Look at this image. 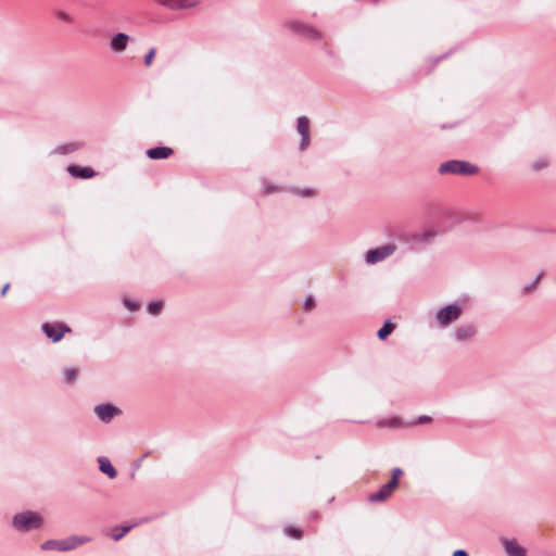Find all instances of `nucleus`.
<instances>
[{
    "label": "nucleus",
    "instance_id": "f257e3e1",
    "mask_svg": "<svg viewBox=\"0 0 556 556\" xmlns=\"http://www.w3.org/2000/svg\"><path fill=\"white\" fill-rule=\"evenodd\" d=\"M437 236L438 231L432 229L426 230L420 233L408 232V236L402 237V240L404 241L400 244V248L410 249V251H419L430 245L434 241Z\"/></svg>",
    "mask_w": 556,
    "mask_h": 556
},
{
    "label": "nucleus",
    "instance_id": "f03ea898",
    "mask_svg": "<svg viewBox=\"0 0 556 556\" xmlns=\"http://www.w3.org/2000/svg\"><path fill=\"white\" fill-rule=\"evenodd\" d=\"M408 236V231L400 227H390L388 229V242H384V258L394 254H404L410 249H401L400 244L404 241L402 237Z\"/></svg>",
    "mask_w": 556,
    "mask_h": 556
},
{
    "label": "nucleus",
    "instance_id": "7ed1b4c3",
    "mask_svg": "<svg viewBox=\"0 0 556 556\" xmlns=\"http://www.w3.org/2000/svg\"><path fill=\"white\" fill-rule=\"evenodd\" d=\"M478 167L467 161L451 160L441 163L438 172L441 175L454 174V175H475L478 173Z\"/></svg>",
    "mask_w": 556,
    "mask_h": 556
},
{
    "label": "nucleus",
    "instance_id": "20e7f679",
    "mask_svg": "<svg viewBox=\"0 0 556 556\" xmlns=\"http://www.w3.org/2000/svg\"><path fill=\"white\" fill-rule=\"evenodd\" d=\"M12 525L18 531H29L31 529L40 528L42 518L39 514L34 511H25L17 514L13 517Z\"/></svg>",
    "mask_w": 556,
    "mask_h": 556
},
{
    "label": "nucleus",
    "instance_id": "39448f33",
    "mask_svg": "<svg viewBox=\"0 0 556 556\" xmlns=\"http://www.w3.org/2000/svg\"><path fill=\"white\" fill-rule=\"evenodd\" d=\"M463 313V307L458 303H453L441 307L435 314V321L441 328H445L456 321Z\"/></svg>",
    "mask_w": 556,
    "mask_h": 556
},
{
    "label": "nucleus",
    "instance_id": "423d86ee",
    "mask_svg": "<svg viewBox=\"0 0 556 556\" xmlns=\"http://www.w3.org/2000/svg\"><path fill=\"white\" fill-rule=\"evenodd\" d=\"M42 332L53 342L62 340L65 333H70L72 329L63 323H45L41 326Z\"/></svg>",
    "mask_w": 556,
    "mask_h": 556
},
{
    "label": "nucleus",
    "instance_id": "0eeeda50",
    "mask_svg": "<svg viewBox=\"0 0 556 556\" xmlns=\"http://www.w3.org/2000/svg\"><path fill=\"white\" fill-rule=\"evenodd\" d=\"M155 2L170 10H185L197 7L200 0H155Z\"/></svg>",
    "mask_w": 556,
    "mask_h": 556
},
{
    "label": "nucleus",
    "instance_id": "6e6552de",
    "mask_svg": "<svg viewBox=\"0 0 556 556\" xmlns=\"http://www.w3.org/2000/svg\"><path fill=\"white\" fill-rule=\"evenodd\" d=\"M296 129L301 135V143L300 149L304 150L309 144V121L305 116H301L298 118Z\"/></svg>",
    "mask_w": 556,
    "mask_h": 556
},
{
    "label": "nucleus",
    "instance_id": "1a4fd4ad",
    "mask_svg": "<svg viewBox=\"0 0 556 556\" xmlns=\"http://www.w3.org/2000/svg\"><path fill=\"white\" fill-rule=\"evenodd\" d=\"M501 543L507 556H527L526 549L515 539H502Z\"/></svg>",
    "mask_w": 556,
    "mask_h": 556
},
{
    "label": "nucleus",
    "instance_id": "9d476101",
    "mask_svg": "<svg viewBox=\"0 0 556 556\" xmlns=\"http://www.w3.org/2000/svg\"><path fill=\"white\" fill-rule=\"evenodd\" d=\"M403 470L395 467L391 470V479L384 483V500L388 498L399 486L400 478L403 476Z\"/></svg>",
    "mask_w": 556,
    "mask_h": 556
},
{
    "label": "nucleus",
    "instance_id": "9b49d317",
    "mask_svg": "<svg viewBox=\"0 0 556 556\" xmlns=\"http://www.w3.org/2000/svg\"><path fill=\"white\" fill-rule=\"evenodd\" d=\"M97 416L104 422H109L119 410L115 406L101 404L94 407Z\"/></svg>",
    "mask_w": 556,
    "mask_h": 556
},
{
    "label": "nucleus",
    "instance_id": "f8f14e48",
    "mask_svg": "<svg viewBox=\"0 0 556 556\" xmlns=\"http://www.w3.org/2000/svg\"><path fill=\"white\" fill-rule=\"evenodd\" d=\"M476 334V327L473 325H462L454 331L456 341L464 342L470 340Z\"/></svg>",
    "mask_w": 556,
    "mask_h": 556
},
{
    "label": "nucleus",
    "instance_id": "ddd939ff",
    "mask_svg": "<svg viewBox=\"0 0 556 556\" xmlns=\"http://www.w3.org/2000/svg\"><path fill=\"white\" fill-rule=\"evenodd\" d=\"M129 41V36L124 33H118L113 36L110 42V48L114 52H122L126 49Z\"/></svg>",
    "mask_w": 556,
    "mask_h": 556
},
{
    "label": "nucleus",
    "instance_id": "4468645a",
    "mask_svg": "<svg viewBox=\"0 0 556 556\" xmlns=\"http://www.w3.org/2000/svg\"><path fill=\"white\" fill-rule=\"evenodd\" d=\"M173 154V149L168 147H155L147 151V155L152 160L167 159Z\"/></svg>",
    "mask_w": 556,
    "mask_h": 556
},
{
    "label": "nucleus",
    "instance_id": "2eb2a0df",
    "mask_svg": "<svg viewBox=\"0 0 556 556\" xmlns=\"http://www.w3.org/2000/svg\"><path fill=\"white\" fill-rule=\"evenodd\" d=\"M68 173L73 177H77V178H91L96 174L91 167H79V166H70Z\"/></svg>",
    "mask_w": 556,
    "mask_h": 556
},
{
    "label": "nucleus",
    "instance_id": "dca6fc26",
    "mask_svg": "<svg viewBox=\"0 0 556 556\" xmlns=\"http://www.w3.org/2000/svg\"><path fill=\"white\" fill-rule=\"evenodd\" d=\"M63 541H64L63 548L65 551H71V549H74L75 547L88 542L89 538L74 535V536H70Z\"/></svg>",
    "mask_w": 556,
    "mask_h": 556
},
{
    "label": "nucleus",
    "instance_id": "f3484780",
    "mask_svg": "<svg viewBox=\"0 0 556 556\" xmlns=\"http://www.w3.org/2000/svg\"><path fill=\"white\" fill-rule=\"evenodd\" d=\"M100 464V470L108 475L109 478L113 479L116 477L117 472L115 468L112 466L111 462L106 457H99L98 459Z\"/></svg>",
    "mask_w": 556,
    "mask_h": 556
},
{
    "label": "nucleus",
    "instance_id": "a211bd4d",
    "mask_svg": "<svg viewBox=\"0 0 556 556\" xmlns=\"http://www.w3.org/2000/svg\"><path fill=\"white\" fill-rule=\"evenodd\" d=\"M134 526L130 525V526H124V527H115L111 530V538L114 540V541H118L121 540L127 532L130 531V529L132 528Z\"/></svg>",
    "mask_w": 556,
    "mask_h": 556
},
{
    "label": "nucleus",
    "instance_id": "6ab92c4d",
    "mask_svg": "<svg viewBox=\"0 0 556 556\" xmlns=\"http://www.w3.org/2000/svg\"><path fill=\"white\" fill-rule=\"evenodd\" d=\"M64 546V541L61 540V541H56V540H49V541H46L42 545H41V548L42 549H58V551H62L64 552L65 549L63 548Z\"/></svg>",
    "mask_w": 556,
    "mask_h": 556
},
{
    "label": "nucleus",
    "instance_id": "aec40b11",
    "mask_svg": "<svg viewBox=\"0 0 556 556\" xmlns=\"http://www.w3.org/2000/svg\"><path fill=\"white\" fill-rule=\"evenodd\" d=\"M382 258V251L379 249L370 250L366 254V263L375 264Z\"/></svg>",
    "mask_w": 556,
    "mask_h": 556
},
{
    "label": "nucleus",
    "instance_id": "412c9836",
    "mask_svg": "<svg viewBox=\"0 0 556 556\" xmlns=\"http://www.w3.org/2000/svg\"><path fill=\"white\" fill-rule=\"evenodd\" d=\"M405 426V422L399 417H392L389 419H384V427L389 428H402Z\"/></svg>",
    "mask_w": 556,
    "mask_h": 556
},
{
    "label": "nucleus",
    "instance_id": "4be33fe9",
    "mask_svg": "<svg viewBox=\"0 0 556 556\" xmlns=\"http://www.w3.org/2000/svg\"><path fill=\"white\" fill-rule=\"evenodd\" d=\"M539 281L540 280H531L530 282L526 283L521 288L522 295H528V294L532 293L536 289Z\"/></svg>",
    "mask_w": 556,
    "mask_h": 556
},
{
    "label": "nucleus",
    "instance_id": "5701e85b",
    "mask_svg": "<svg viewBox=\"0 0 556 556\" xmlns=\"http://www.w3.org/2000/svg\"><path fill=\"white\" fill-rule=\"evenodd\" d=\"M162 308H163V303L160 301H156V302H151L148 305L147 311L151 315H157Z\"/></svg>",
    "mask_w": 556,
    "mask_h": 556
},
{
    "label": "nucleus",
    "instance_id": "b1692460",
    "mask_svg": "<svg viewBox=\"0 0 556 556\" xmlns=\"http://www.w3.org/2000/svg\"><path fill=\"white\" fill-rule=\"evenodd\" d=\"M548 165V161L546 157H541L539 160H536L535 162H533L532 164V169L533 170H542L544 168H546Z\"/></svg>",
    "mask_w": 556,
    "mask_h": 556
},
{
    "label": "nucleus",
    "instance_id": "393cba45",
    "mask_svg": "<svg viewBox=\"0 0 556 556\" xmlns=\"http://www.w3.org/2000/svg\"><path fill=\"white\" fill-rule=\"evenodd\" d=\"M285 534L293 539H300L302 536V531L294 527H288L285 529Z\"/></svg>",
    "mask_w": 556,
    "mask_h": 556
},
{
    "label": "nucleus",
    "instance_id": "a878e982",
    "mask_svg": "<svg viewBox=\"0 0 556 556\" xmlns=\"http://www.w3.org/2000/svg\"><path fill=\"white\" fill-rule=\"evenodd\" d=\"M155 53H156L155 48H151V49L149 50V52L146 54V56H144V65H146L147 67L151 66V64H152V62H153V59H154V56H155Z\"/></svg>",
    "mask_w": 556,
    "mask_h": 556
},
{
    "label": "nucleus",
    "instance_id": "bb28decb",
    "mask_svg": "<svg viewBox=\"0 0 556 556\" xmlns=\"http://www.w3.org/2000/svg\"><path fill=\"white\" fill-rule=\"evenodd\" d=\"M65 379L67 382H73L76 379L77 371L73 368H68L64 372Z\"/></svg>",
    "mask_w": 556,
    "mask_h": 556
},
{
    "label": "nucleus",
    "instance_id": "cd10ccee",
    "mask_svg": "<svg viewBox=\"0 0 556 556\" xmlns=\"http://www.w3.org/2000/svg\"><path fill=\"white\" fill-rule=\"evenodd\" d=\"M314 307V298L312 295H308L304 303H303V309L304 311H311Z\"/></svg>",
    "mask_w": 556,
    "mask_h": 556
},
{
    "label": "nucleus",
    "instance_id": "c85d7f7f",
    "mask_svg": "<svg viewBox=\"0 0 556 556\" xmlns=\"http://www.w3.org/2000/svg\"><path fill=\"white\" fill-rule=\"evenodd\" d=\"M394 325L389 320V319H386L384 320V339L390 334L392 333V331L394 330Z\"/></svg>",
    "mask_w": 556,
    "mask_h": 556
},
{
    "label": "nucleus",
    "instance_id": "c756f323",
    "mask_svg": "<svg viewBox=\"0 0 556 556\" xmlns=\"http://www.w3.org/2000/svg\"><path fill=\"white\" fill-rule=\"evenodd\" d=\"M369 500L371 502H380L382 501V488H380L378 491H376L374 494L369 496Z\"/></svg>",
    "mask_w": 556,
    "mask_h": 556
},
{
    "label": "nucleus",
    "instance_id": "7c9ffc66",
    "mask_svg": "<svg viewBox=\"0 0 556 556\" xmlns=\"http://www.w3.org/2000/svg\"><path fill=\"white\" fill-rule=\"evenodd\" d=\"M124 305L130 311H136L139 307L135 301L128 299L124 300Z\"/></svg>",
    "mask_w": 556,
    "mask_h": 556
},
{
    "label": "nucleus",
    "instance_id": "2f4dec72",
    "mask_svg": "<svg viewBox=\"0 0 556 556\" xmlns=\"http://www.w3.org/2000/svg\"><path fill=\"white\" fill-rule=\"evenodd\" d=\"M58 16H59V18H60V20H62V21H64V22H68V23H70V22H72V17H71V15H70V14H67V13H65V12H60V13L58 14Z\"/></svg>",
    "mask_w": 556,
    "mask_h": 556
},
{
    "label": "nucleus",
    "instance_id": "473e14b6",
    "mask_svg": "<svg viewBox=\"0 0 556 556\" xmlns=\"http://www.w3.org/2000/svg\"><path fill=\"white\" fill-rule=\"evenodd\" d=\"M453 556H468L467 552L465 549H456L453 553Z\"/></svg>",
    "mask_w": 556,
    "mask_h": 556
},
{
    "label": "nucleus",
    "instance_id": "72a5a7b5",
    "mask_svg": "<svg viewBox=\"0 0 556 556\" xmlns=\"http://www.w3.org/2000/svg\"><path fill=\"white\" fill-rule=\"evenodd\" d=\"M9 288H10V283L9 282L4 283L3 287L1 288L0 294L4 295L7 293V291L9 290Z\"/></svg>",
    "mask_w": 556,
    "mask_h": 556
},
{
    "label": "nucleus",
    "instance_id": "f704fd0d",
    "mask_svg": "<svg viewBox=\"0 0 556 556\" xmlns=\"http://www.w3.org/2000/svg\"><path fill=\"white\" fill-rule=\"evenodd\" d=\"M430 420V417L428 416H421L418 418V424H424V422H428Z\"/></svg>",
    "mask_w": 556,
    "mask_h": 556
},
{
    "label": "nucleus",
    "instance_id": "c9c22d12",
    "mask_svg": "<svg viewBox=\"0 0 556 556\" xmlns=\"http://www.w3.org/2000/svg\"><path fill=\"white\" fill-rule=\"evenodd\" d=\"M301 194H302V195H305V197H309V195H313V194H314V192H313V191H311V190H305V191H303Z\"/></svg>",
    "mask_w": 556,
    "mask_h": 556
},
{
    "label": "nucleus",
    "instance_id": "e433bc0d",
    "mask_svg": "<svg viewBox=\"0 0 556 556\" xmlns=\"http://www.w3.org/2000/svg\"><path fill=\"white\" fill-rule=\"evenodd\" d=\"M377 336L380 340H382V327H380L377 331Z\"/></svg>",
    "mask_w": 556,
    "mask_h": 556
},
{
    "label": "nucleus",
    "instance_id": "4c0bfd02",
    "mask_svg": "<svg viewBox=\"0 0 556 556\" xmlns=\"http://www.w3.org/2000/svg\"><path fill=\"white\" fill-rule=\"evenodd\" d=\"M311 34H312L313 38H318L319 37V34L317 31H315V30H312Z\"/></svg>",
    "mask_w": 556,
    "mask_h": 556
}]
</instances>
